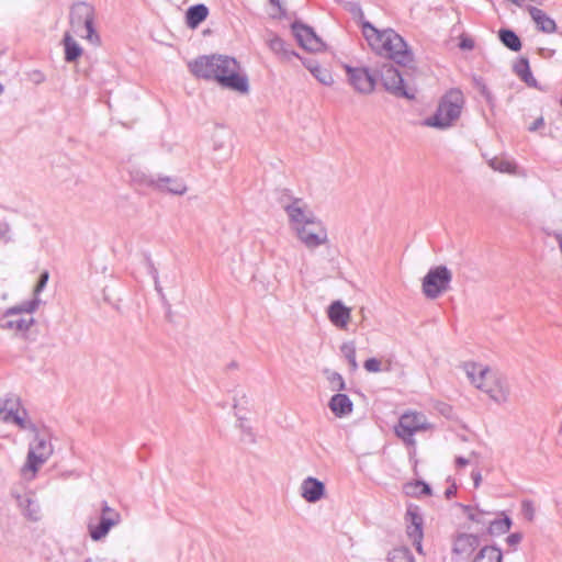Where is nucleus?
Instances as JSON below:
<instances>
[{
	"label": "nucleus",
	"instance_id": "1",
	"mask_svg": "<svg viewBox=\"0 0 562 562\" xmlns=\"http://www.w3.org/2000/svg\"><path fill=\"white\" fill-rule=\"evenodd\" d=\"M188 68L198 79L215 81L222 88L240 94L249 92L248 77L240 74V64L235 57L222 54L201 55L189 61Z\"/></svg>",
	"mask_w": 562,
	"mask_h": 562
},
{
	"label": "nucleus",
	"instance_id": "2",
	"mask_svg": "<svg viewBox=\"0 0 562 562\" xmlns=\"http://www.w3.org/2000/svg\"><path fill=\"white\" fill-rule=\"evenodd\" d=\"M286 192L280 198V203L300 241L308 249L326 244L328 234L322 221L307 209L302 199L290 196Z\"/></svg>",
	"mask_w": 562,
	"mask_h": 562
},
{
	"label": "nucleus",
	"instance_id": "3",
	"mask_svg": "<svg viewBox=\"0 0 562 562\" xmlns=\"http://www.w3.org/2000/svg\"><path fill=\"white\" fill-rule=\"evenodd\" d=\"M362 33L371 48L380 56L397 65L407 66L413 61V53L404 38L392 29L378 30L370 22L362 24Z\"/></svg>",
	"mask_w": 562,
	"mask_h": 562
},
{
	"label": "nucleus",
	"instance_id": "4",
	"mask_svg": "<svg viewBox=\"0 0 562 562\" xmlns=\"http://www.w3.org/2000/svg\"><path fill=\"white\" fill-rule=\"evenodd\" d=\"M464 369L471 383L487 394L491 401L498 405L509 401L510 385L503 373L494 372L488 367L475 362L465 363Z\"/></svg>",
	"mask_w": 562,
	"mask_h": 562
},
{
	"label": "nucleus",
	"instance_id": "5",
	"mask_svg": "<svg viewBox=\"0 0 562 562\" xmlns=\"http://www.w3.org/2000/svg\"><path fill=\"white\" fill-rule=\"evenodd\" d=\"M464 105V95L458 88L447 91L440 99L436 112L423 121L424 126L447 128L457 121Z\"/></svg>",
	"mask_w": 562,
	"mask_h": 562
},
{
	"label": "nucleus",
	"instance_id": "6",
	"mask_svg": "<svg viewBox=\"0 0 562 562\" xmlns=\"http://www.w3.org/2000/svg\"><path fill=\"white\" fill-rule=\"evenodd\" d=\"M95 11L93 5L79 1L71 5L69 23L72 31L92 45H100L101 38L94 26Z\"/></svg>",
	"mask_w": 562,
	"mask_h": 562
},
{
	"label": "nucleus",
	"instance_id": "7",
	"mask_svg": "<svg viewBox=\"0 0 562 562\" xmlns=\"http://www.w3.org/2000/svg\"><path fill=\"white\" fill-rule=\"evenodd\" d=\"M380 79L383 88L396 98L414 100L416 90L406 87L398 69L391 63H383L376 68V80Z\"/></svg>",
	"mask_w": 562,
	"mask_h": 562
},
{
	"label": "nucleus",
	"instance_id": "8",
	"mask_svg": "<svg viewBox=\"0 0 562 562\" xmlns=\"http://www.w3.org/2000/svg\"><path fill=\"white\" fill-rule=\"evenodd\" d=\"M451 280L452 273L446 266L432 267L423 278V293L427 299H437L449 288Z\"/></svg>",
	"mask_w": 562,
	"mask_h": 562
},
{
	"label": "nucleus",
	"instance_id": "9",
	"mask_svg": "<svg viewBox=\"0 0 562 562\" xmlns=\"http://www.w3.org/2000/svg\"><path fill=\"white\" fill-rule=\"evenodd\" d=\"M121 521V515L117 510L110 507L106 501L101 503V513L98 521L92 518L88 521V531L93 541H100L109 531Z\"/></svg>",
	"mask_w": 562,
	"mask_h": 562
},
{
	"label": "nucleus",
	"instance_id": "10",
	"mask_svg": "<svg viewBox=\"0 0 562 562\" xmlns=\"http://www.w3.org/2000/svg\"><path fill=\"white\" fill-rule=\"evenodd\" d=\"M53 445L50 442V434L44 430L37 431L34 439L30 443V450L27 453L26 467L35 472L41 464L46 462L53 454Z\"/></svg>",
	"mask_w": 562,
	"mask_h": 562
},
{
	"label": "nucleus",
	"instance_id": "11",
	"mask_svg": "<svg viewBox=\"0 0 562 562\" xmlns=\"http://www.w3.org/2000/svg\"><path fill=\"white\" fill-rule=\"evenodd\" d=\"M428 426L424 422V415L420 413L403 414L395 426V435L401 438L406 446H415V434L419 430L427 429Z\"/></svg>",
	"mask_w": 562,
	"mask_h": 562
},
{
	"label": "nucleus",
	"instance_id": "12",
	"mask_svg": "<svg viewBox=\"0 0 562 562\" xmlns=\"http://www.w3.org/2000/svg\"><path fill=\"white\" fill-rule=\"evenodd\" d=\"M348 82L353 89L362 94H370L374 91L376 86V69L370 70L368 67H352L350 65L344 66Z\"/></svg>",
	"mask_w": 562,
	"mask_h": 562
},
{
	"label": "nucleus",
	"instance_id": "13",
	"mask_svg": "<svg viewBox=\"0 0 562 562\" xmlns=\"http://www.w3.org/2000/svg\"><path fill=\"white\" fill-rule=\"evenodd\" d=\"M291 30L297 44L305 50L322 52L324 49L325 44L313 27L300 21H294L291 24Z\"/></svg>",
	"mask_w": 562,
	"mask_h": 562
},
{
	"label": "nucleus",
	"instance_id": "14",
	"mask_svg": "<svg viewBox=\"0 0 562 562\" xmlns=\"http://www.w3.org/2000/svg\"><path fill=\"white\" fill-rule=\"evenodd\" d=\"M480 535L458 532L452 537L451 552L461 558H469L480 546Z\"/></svg>",
	"mask_w": 562,
	"mask_h": 562
},
{
	"label": "nucleus",
	"instance_id": "15",
	"mask_svg": "<svg viewBox=\"0 0 562 562\" xmlns=\"http://www.w3.org/2000/svg\"><path fill=\"white\" fill-rule=\"evenodd\" d=\"M12 496L16 499L19 508L27 520L36 522L41 519V507L33 492L12 493Z\"/></svg>",
	"mask_w": 562,
	"mask_h": 562
},
{
	"label": "nucleus",
	"instance_id": "16",
	"mask_svg": "<svg viewBox=\"0 0 562 562\" xmlns=\"http://www.w3.org/2000/svg\"><path fill=\"white\" fill-rule=\"evenodd\" d=\"M301 495L308 503H316L325 496V484L316 477L308 476L301 484Z\"/></svg>",
	"mask_w": 562,
	"mask_h": 562
},
{
	"label": "nucleus",
	"instance_id": "17",
	"mask_svg": "<svg viewBox=\"0 0 562 562\" xmlns=\"http://www.w3.org/2000/svg\"><path fill=\"white\" fill-rule=\"evenodd\" d=\"M350 308L341 301H334L328 307V318L338 328H346L350 319Z\"/></svg>",
	"mask_w": 562,
	"mask_h": 562
},
{
	"label": "nucleus",
	"instance_id": "18",
	"mask_svg": "<svg viewBox=\"0 0 562 562\" xmlns=\"http://www.w3.org/2000/svg\"><path fill=\"white\" fill-rule=\"evenodd\" d=\"M149 183L161 191L177 195H182L187 192V186L178 178L157 177L156 179H150Z\"/></svg>",
	"mask_w": 562,
	"mask_h": 562
},
{
	"label": "nucleus",
	"instance_id": "19",
	"mask_svg": "<svg viewBox=\"0 0 562 562\" xmlns=\"http://www.w3.org/2000/svg\"><path fill=\"white\" fill-rule=\"evenodd\" d=\"M528 12L536 23L537 29L543 33L551 34L557 30V23L544 11L537 7H528Z\"/></svg>",
	"mask_w": 562,
	"mask_h": 562
},
{
	"label": "nucleus",
	"instance_id": "20",
	"mask_svg": "<svg viewBox=\"0 0 562 562\" xmlns=\"http://www.w3.org/2000/svg\"><path fill=\"white\" fill-rule=\"evenodd\" d=\"M209 15V8L203 3H196L188 8L186 24L190 29H196Z\"/></svg>",
	"mask_w": 562,
	"mask_h": 562
},
{
	"label": "nucleus",
	"instance_id": "21",
	"mask_svg": "<svg viewBox=\"0 0 562 562\" xmlns=\"http://www.w3.org/2000/svg\"><path fill=\"white\" fill-rule=\"evenodd\" d=\"M10 317L11 316L5 315V311H4L0 317V328L26 333L35 323V319L33 317H30V318L20 317L18 319H10Z\"/></svg>",
	"mask_w": 562,
	"mask_h": 562
},
{
	"label": "nucleus",
	"instance_id": "22",
	"mask_svg": "<svg viewBox=\"0 0 562 562\" xmlns=\"http://www.w3.org/2000/svg\"><path fill=\"white\" fill-rule=\"evenodd\" d=\"M329 408L337 417H344L352 412L353 404L347 394L338 393L331 396Z\"/></svg>",
	"mask_w": 562,
	"mask_h": 562
},
{
	"label": "nucleus",
	"instance_id": "23",
	"mask_svg": "<svg viewBox=\"0 0 562 562\" xmlns=\"http://www.w3.org/2000/svg\"><path fill=\"white\" fill-rule=\"evenodd\" d=\"M269 48L283 60H291L293 57L300 58V55L293 50L280 36L273 35L268 41Z\"/></svg>",
	"mask_w": 562,
	"mask_h": 562
},
{
	"label": "nucleus",
	"instance_id": "24",
	"mask_svg": "<svg viewBox=\"0 0 562 562\" xmlns=\"http://www.w3.org/2000/svg\"><path fill=\"white\" fill-rule=\"evenodd\" d=\"M513 70L528 87L538 88V81L531 72L528 58L519 57L514 64Z\"/></svg>",
	"mask_w": 562,
	"mask_h": 562
},
{
	"label": "nucleus",
	"instance_id": "25",
	"mask_svg": "<svg viewBox=\"0 0 562 562\" xmlns=\"http://www.w3.org/2000/svg\"><path fill=\"white\" fill-rule=\"evenodd\" d=\"M501 518H493L490 522V527L486 529V533L493 537H498L508 532L512 528L513 520L504 512L501 513Z\"/></svg>",
	"mask_w": 562,
	"mask_h": 562
},
{
	"label": "nucleus",
	"instance_id": "26",
	"mask_svg": "<svg viewBox=\"0 0 562 562\" xmlns=\"http://www.w3.org/2000/svg\"><path fill=\"white\" fill-rule=\"evenodd\" d=\"M64 45V59L67 63L76 61L83 53L82 47L74 40V37L67 32L63 38Z\"/></svg>",
	"mask_w": 562,
	"mask_h": 562
},
{
	"label": "nucleus",
	"instance_id": "27",
	"mask_svg": "<svg viewBox=\"0 0 562 562\" xmlns=\"http://www.w3.org/2000/svg\"><path fill=\"white\" fill-rule=\"evenodd\" d=\"M471 562H503V552L495 546H484L474 555Z\"/></svg>",
	"mask_w": 562,
	"mask_h": 562
},
{
	"label": "nucleus",
	"instance_id": "28",
	"mask_svg": "<svg viewBox=\"0 0 562 562\" xmlns=\"http://www.w3.org/2000/svg\"><path fill=\"white\" fill-rule=\"evenodd\" d=\"M42 300L40 297L33 296L31 300L23 301L14 306H11L5 310L7 316L20 315L22 313L33 314L42 304Z\"/></svg>",
	"mask_w": 562,
	"mask_h": 562
},
{
	"label": "nucleus",
	"instance_id": "29",
	"mask_svg": "<svg viewBox=\"0 0 562 562\" xmlns=\"http://www.w3.org/2000/svg\"><path fill=\"white\" fill-rule=\"evenodd\" d=\"M498 40L512 52H519L522 47L520 37L512 29H499Z\"/></svg>",
	"mask_w": 562,
	"mask_h": 562
},
{
	"label": "nucleus",
	"instance_id": "30",
	"mask_svg": "<svg viewBox=\"0 0 562 562\" xmlns=\"http://www.w3.org/2000/svg\"><path fill=\"white\" fill-rule=\"evenodd\" d=\"M407 520L409 521V525L407 526L406 533L407 536L412 535H422L423 531V525L424 519L423 516L418 513L417 507L412 508L408 507L406 512Z\"/></svg>",
	"mask_w": 562,
	"mask_h": 562
},
{
	"label": "nucleus",
	"instance_id": "31",
	"mask_svg": "<svg viewBox=\"0 0 562 562\" xmlns=\"http://www.w3.org/2000/svg\"><path fill=\"white\" fill-rule=\"evenodd\" d=\"M405 493L411 496H429L431 495V486L422 480L409 482L404 486Z\"/></svg>",
	"mask_w": 562,
	"mask_h": 562
},
{
	"label": "nucleus",
	"instance_id": "32",
	"mask_svg": "<svg viewBox=\"0 0 562 562\" xmlns=\"http://www.w3.org/2000/svg\"><path fill=\"white\" fill-rule=\"evenodd\" d=\"M386 562H416L408 547L402 546L392 549L386 557Z\"/></svg>",
	"mask_w": 562,
	"mask_h": 562
},
{
	"label": "nucleus",
	"instance_id": "33",
	"mask_svg": "<svg viewBox=\"0 0 562 562\" xmlns=\"http://www.w3.org/2000/svg\"><path fill=\"white\" fill-rule=\"evenodd\" d=\"M340 352L346 358L350 366L351 371H356L358 369V362L356 359V346L352 341L344 342L340 346Z\"/></svg>",
	"mask_w": 562,
	"mask_h": 562
},
{
	"label": "nucleus",
	"instance_id": "34",
	"mask_svg": "<svg viewBox=\"0 0 562 562\" xmlns=\"http://www.w3.org/2000/svg\"><path fill=\"white\" fill-rule=\"evenodd\" d=\"M311 74L317 81H319L324 86H330L334 82L331 72L327 68L322 67L321 65L318 67H314Z\"/></svg>",
	"mask_w": 562,
	"mask_h": 562
},
{
	"label": "nucleus",
	"instance_id": "35",
	"mask_svg": "<svg viewBox=\"0 0 562 562\" xmlns=\"http://www.w3.org/2000/svg\"><path fill=\"white\" fill-rule=\"evenodd\" d=\"M494 515V513L481 509L480 507L476 508V513L474 515L470 516V520L481 525L482 527H486V529L490 527V522L492 520L491 516Z\"/></svg>",
	"mask_w": 562,
	"mask_h": 562
},
{
	"label": "nucleus",
	"instance_id": "36",
	"mask_svg": "<svg viewBox=\"0 0 562 562\" xmlns=\"http://www.w3.org/2000/svg\"><path fill=\"white\" fill-rule=\"evenodd\" d=\"M0 414H3V419L7 423H13L14 417L19 415V411L14 408L11 400H7L2 406H0Z\"/></svg>",
	"mask_w": 562,
	"mask_h": 562
},
{
	"label": "nucleus",
	"instance_id": "37",
	"mask_svg": "<svg viewBox=\"0 0 562 562\" xmlns=\"http://www.w3.org/2000/svg\"><path fill=\"white\" fill-rule=\"evenodd\" d=\"M521 514L528 521H533L536 516V508L531 499H524L521 502Z\"/></svg>",
	"mask_w": 562,
	"mask_h": 562
},
{
	"label": "nucleus",
	"instance_id": "38",
	"mask_svg": "<svg viewBox=\"0 0 562 562\" xmlns=\"http://www.w3.org/2000/svg\"><path fill=\"white\" fill-rule=\"evenodd\" d=\"M48 279H49L48 271L47 270L42 271L38 277V280L36 282V285L33 290V296L40 297V294L44 291V289L47 285Z\"/></svg>",
	"mask_w": 562,
	"mask_h": 562
},
{
	"label": "nucleus",
	"instance_id": "39",
	"mask_svg": "<svg viewBox=\"0 0 562 562\" xmlns=\"http://www.w3.org/2000/svg\"><path fill=\"white\" fill-rule=\"evenodd\" d=\"M333 390L337 391H344L346 389V383L344 381V378L338 372H330L327 376Z\"/></svg>",
	"mask_w": 562,
	"mask_h": 562
},
{
	"label": "nucleus",
	"instance_id": "40",
	"mask_svg": "<svg viewBox=\"0 0 562 562\" xmlns=\"http://www.w3.org/2000/svg\"><path fill=\"white\" fill-rule=\"evenodd\" d=\"M144 263L148 274L153 278V280L159 278L158 270L155 267V263L148 252L144 254Z\"/></svg>",
	"mask_w": 562,
	"mask_h": 562
},
{
	"label": "nucleus",
	"instance_id": "41",
	"mask_svg": "<svg viewBox=\"0 0 562 562\" xmlns=\"http://www.w3.org/2000/svg\"><path fill=\"white\" fill-rule=\"evenodd\" d=\"M363 367L368 372H379L381 371V361L376 358H369L364 361Z\"/></svg>",
	"mask_w": 562,
	"mask_h": 562
},
{
	"label": "nucleus",
	"instance_id": "42",
	"mask_svg": "<svg viewBox=\"0 0 562 562\" xmlns=\"http://www.w3.org/2000/svg\"><path fill=\"white\" fill-rule=\"evenodd\" d=\"M491 166L495 170H499L502 172H510L513 170V164L510 161L502 160L498 164L492 160Z\"/></svg>",
	"mask_w": 562,
	"mask_h": 562
},
{
	"label": "nucleus",
	"instance_id": "43",
	"mask_svg": "<svg viewBox=\"0 0 562 562\" xmlns=\"http://www.w3.org/2000/svg\"><path fill=\"white\" fill-rule=\"evenodd\" d=\"M13 423L16 424L21 429H36L32 423L26 422V419L20 414L14 417Z\"/></svg>",
	"mask_w": 562,
	"mask_h": 562
},
{
	"label": "nucleus",
	"instance_id": "44",
	"mask_svg": "<svg viewBox=\"0 0 562 562\" xmlns=\"http://www.w3.org/2000/svg\"><path fill=\"white\" fill-rule=\"evenodd\" d=\"M408 538L412 540L416 551L419 553V554H423L424 551H423V538H424V533L422 535H412V536H408Z\"/></svg>",
	"mask_w": 562,
	"mask_h": 562
},
{
	"label": "nucleus",
	"instance_id": "45",
	"mask_svg": "<svg viewBox=\"0 0 562 562\" xmlns=\"http://www.w3.org/2000/svg\"><path fill=\"white\" fill-rule=\"evenodd\" d=\"M522 540V535L520 532H513L507 536L506 542L510 547L517 546Z\"/></svg>",
	"mask_w": 562,
	"mask_h": 562
},
{
	"label": "nucleus",
	"instance_id": "46",
	"mask_svg": "<svg viewBox=\"0 0 562 562\" xmlns=\"http://www.w3.org/2000/svg\"><path fill=\"white\" fill-rule=\"evenodd\" d=\"M457 506L462 509L463 514L467 515L469 520H470V516L474 515L476 513V508H479L477 505L472 506V505H464L462 503H457Z\"/></svg>",
	"mask_w": 562,
	"mask_h": 562
},
{
	"label": "nucleus",
	"instance_id": "47",
	"mask_svg": "<svg viewBox=\"0 0 562 562\" xmlns=\"http://www.w3.org/2000/svg\"><path fill=\"white\" fill-rule=\"evenodd\" d=\"M475 85L480 90V93L485 98L487 94L491 93L488 87L485 85L484 80L482 78H474Z\"/></svg>",
	"mask_w": 562,
	"mask_h": 562
},
{
	"label": "nucleus",
	"instance_id": "48",
	"mask_svg": "<svg viewBox=\"0 0 562 562\" xmlns=\"http://www.w3.org/2000/svg\"><path fill=\"white\" fill-rule=\"evenodd\" d=\"M300 59L302 60V64L312 72V69H314V67H318L319 64L317 60L315 59H312V58H302L300 56Z\"/></svg>",
	"mask_w": 562,
	"mask_h": 562
},
{
	"label": "nucleus",
	"instance_id": "49",
	"mask_svg": "<svg viewBox=\"0 0 562 562\" xmlns=\"http://www.w3.org/2000/svg\"><path fill=\"white\" fill-rule=\"evenodd\" d=\"M471 477L473 480L474 487L477 488L482 482V475L480 470H473L471 472Z\"/></svg>",
	"mask_w": 562,
	"mask_h": 562
},
{
	"label": "nucleus",
	"instance_id": "50",
	"mask_svg": "<svg viewBox=\"0 0 562 562\" xmlns=\"http://www.w3.org/2000/svg\"><path fill=\"white\" fill-rule=\"evenodd\" d=\"M154 285L161 301H166V295L164 293L162 286L160 285L159 278L154 279Z\"/></svg>",
	"mask_w": 562,
	"mask_h": 562
},
{
	"label": "nucleus",
	"instance_id": "51",
	"mask_svg": "<svg viewBox=\"0 0 562 562\" xmlns=\"http://www.w3.org/2000/svg\"><path fill=\"white\" fill-rule=\"evenodd\" d=\"M544 124V121H543V117H538L537 120L533 121V123L529 126V131L530 132H536L537 130H539L541 126H543Z\"/></svg>",
	"mask_w": 562,
	"mask_h": 562
},
{
	"label": "nucleus",
	"instance_id": "52",
	"mask_svg": "<svg viewBox=\"0 0 562 562\" xmlns=\"http://www.w3.org/2000/svg\"><path fill=\"white\" fill-rule=\"evenodd\" d=\"M460 47L463 49H472L474 47V42L471 38H462L460 42Z\"/></svg>",
	"mask_w": 562,
	"mask_h": 562
},
{
	"label": "nucleus",
	"instance_id": "53",
	"mask_svg": "<svg viewBox=\"0 0 562 562\" xmlns=\"http://www.w3.org/2000/svg\"><path fill=\"white\" fill-rule=\"evenodd\" d=\"M457 491H458V487L456 485V483H452L449 487H447V490L445 491V496L447 498H451L452 496H454L457 494Z\"/></svg>",
	"mask_w": 562,
	"mask_h": 562
},
{
	"label": "nucleus",
	"instance_id": "54",
	"mask_svg": "<svg viewBox=\"0 0 562 562\" xmlns=\"http://www.w3.org/2000/svg\"><path fill=\"white\" fill-rule=\"evenodd\" d=\"M269 2L278 9L280 16L285 15V9L282 7L280 0H269Z\"/></svg>",
	"mask_w": 562,
	"mask_h": 562
},
{
	"label": "nucleus",
	"instance_id": "55",
	"mask_svg": "<svg viewBox=\"0 0 562 562\" xmlns=\"http://www.w3.org/2000/svg\"><path fill=\"white\" fill-rule=\"evenodd\" d=\"M484 99H485L487 105L490 106V109L494 110V108L496 105V100H495V97L493 95V93L491 92Z\"/></svg>",
	"mask_w": 562,
	"mask_h": 562
},
{
	"label": "nucleus",
	"instance_id": "56",
	"mask_svg": "<svg viewBox=\"0 0 562 562\" xmlns=\"http://www.w3.org/2000/svg\"><path fill=\"white\" fill-rule=\"evenodd\" d=\"M467 464H469V460L467 458L462 456L456 458V465L458 468L465 467Z\"/></svg>",
	"mask_w": 562,
	"mask_h": 562
},
{
	"label": "nucleus",
	"instance_id": "57",
	"mask_svg": "<svg viewBox=\"0 0 562 562\" xmlns=\"http://www.w3.org/2000/svg\"><path fill=\"white\" fill-rule=\"evenodd\" d=\"M9 232V226L7 224L0 225V235L4 236Z\"/></svg>",
	"mask_w": 562,
	"mask_h": 562
},
{
	"label": "nucleus",
	"instance_id": "58",
	"mask_svg": "<svg viewBox=\"0 0 562 562\" xmlns=\"http://www.w3.org/2000/svg\"><path fill=\"white\" fill-rule=\"evenodd\" d=\"M238 363L236 361H232L227 364V369H237Z\"/></svg>",
	"mask_w": 562,
	"mask_h": 562
},
{
	"label": "nucleus",
	"instance_id": "59",
	"mask_svg": "<svg viewBox=\"0 0 562 562\" xmlns=\"http://www.w3.org/2000/svg\"><path fill=\"white\" fill-rule=\"evenodd\" d=\"M2 91H3V87H2V85L0 83V94L2 93Z\"/></svg>",
	"mask_w": 562,
	"mask_h": 562
}]
</instances>
